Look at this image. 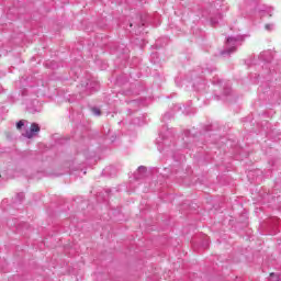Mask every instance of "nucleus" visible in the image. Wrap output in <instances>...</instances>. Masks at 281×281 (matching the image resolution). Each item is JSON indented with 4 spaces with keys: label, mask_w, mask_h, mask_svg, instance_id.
<instances>
[{
    "label": "nucleus",
    "mask_w": 281,
    "mask_h": 281,
    "mask_svg": "<svg viewBox=\"0 0 281 281\" xmlns=\"http://www.w3.org/2000/svg\"><path fill=\"white\" fill-rule=\"evenodd\" d=\"M24 126H25V122H23V121H19V122L16 123V128H18V131H21Z\"/></svg>",
    "instance_id": "f03ea898"
},
{
    "label": "nucleus",
    "mask_w": 281,
    "mask_h": 281,
    "mask_svg": "<svg viewBox=\"0 0 281 281\" xmlns=\"http://www.w3.org/2000/svg\"><path fill=\"white\" fill-rule=\"evenodd\" d=\"M92 113H94V115H101L102 114V112L98 108H92Z\"/></svg>",
    "instance_id": "7ed1b4c3"
},
{
    "label": "nucleus",
    "mask_w": 281,
    "mask_h": 281,
    "mask_svg": "<svg viewBox=\"0 0 281 281\" xmlns=\"http://www.w3.org/2000/svg\"><path fill=\"white\" fill-rule=\"evenodd\" d=\"M273 276H276V273L271 272V273H270V277H273Z\"/></svg>",
    "instance_id": "39448f33"
},
{
    "label": "nucleus",
    "mask_w": 281,
    "mask_h": 281,
    "mask_svg": "<svg viewBox=\"0 0 281 281\" xmlns=\"http://www.w3.org/2000/svg\"><path fill=\"white\" fill-rule=\"evenodd\" d=\"M138 171H139V172H146V167H144V166L139 167V168H138Z\"/></svg>",
    "instance_id": "20e7f679"
},
{
    "label": "nucleus",
    "mask_w": 281,
    "mask_h": 281,
    "mask_svg": "<svg viewBox=\"0 0 281 281\" xmlns=\"http://www.w3.org/2000/svg\"><path fill=\"white\" fill-rule=\"evenodd\" d=\"M37 133H41V126L36 123H32L30 126V131H26L24 137L27 139H32Z\"/></svg>",
    "instance_id": "f257e3e1"
}]
</instances>
